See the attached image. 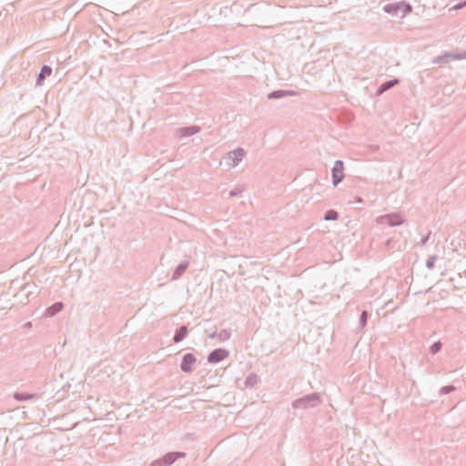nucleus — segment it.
<instances>
[{"instance_id": "obj_1", "label": "nucleus", "mask_w": 466, "mask_h": 466, "mask_svg": "<svg viewBox=\"0 0 466 466\" xmlns=\"http://www.w3.org/2000/svg\"><path fill=\"white\" fill-rule=\"evenodd\" d=\"M321 403V395L318 392H313L295 400L292 402L291 406L295 410H309L316 408L319 406Z\"/></svg>"}, {"instance_id": "obj_2", "label": "nucleus", "mask_w": 466, "mask_h": 466, "mask_svg": "<svg viewBox=\"0 0 466 466\" xmlns=\"http://www.w3.org/2000/svg\"><path fill=\"white\" fill-rule=\"evenodd\" d=\"M383 11L391 15L403 16L412 11V6L405 1L390 3L383 6Z\"/></svg>"}, {"instance_id": "obj_3", "label": "nucleus", "mask_w": 466, "mask_h": 466, "mask_svg": "<svg viewBox=\"0 0 466 466\" xmlns=\"http://www.w3.org/2000/svg\"><path fill=\"white\" fill-rule=\"evenodd\" d=\"M246 152L242 147H238L227 154L225 159L228 161L227 165L229 168L235 167L245 157Z\"/></svg>"}, {"instance_id": "obj_4", "label": "nucleus", "mask_w": 466, "mask_h": 466, "mask_svg": "<svg viewBox=\"0 0 466 466\" xmlns=\"http://www.w3.org/2000/svg\"><path fill=\"white\" fill-rule=\"evenodd\" d=\"M377 222L380 224H387L390 227L400 226L404 222V219L400 213H390L377 218Z\"/></svg>"}, {"instance_id": "obj_5", "label": "nucleus", "mask_w": 466, "mask_h": 466, "mask_svg": "<svg viewBox=\"0 0 466 466\" xmlns=\"http://www.w3.org/2000/svg\"><path fill=\"white\" fill-rule=\"evenodd\" d=\"M299 95V92L296 90L278 89L268 93L267 97L269 100H286L292 96H298Z\"/></svg>"}, {"instance_id": "obj_6", "label": "nucleus", "mask_w": 466, "mask_h": 466, "mask_svg": "<svg viewBox=\"0 0 466 466\" xmlns=\"http://www.w3.org/2000/svg\"><path fill=\"white\" fill-rule=\"evenodd\" d=\"M344 163L342 160H336L331 169L332 184L338 186L344 178Z\"/></svg>"}, {"instance_id": "obj_7", "label": "nucleus", "mask_w": 466, "mask_h": 466, "mask_svg": "<svg viewBox=\"0 0 466 466\" xmlns=\"http://www.w3.org/2000/svg\"><path fill=\"white\" fill-rule=\"evenodd\" d=\"M229 355V352L222 348L213 350L208 356V361L209 363H218Z\"/></svg>"}, {"instance_id": "obj_8", "label": "nucleus", "mask_w": 466, "mask_h": 466, "mask_svg": "<svg viewBox=\"0 0 466 466\" xmlns=\"http://www.w3.org/2000/svg\"><path fill=\"white\" fill-rule=\"evenodd\" d=\"M197 359L192 353H186L182 357V360L180 363V369L185 373H191L193 370V366L195 365Z\"/></svg>"}, {"instance_id": "obj_9", "label": "nucleus", "mask_w": 466, "mask_h": 466, "mask_svg": "<svg viewBox=\"0 0 466 466\" xmlns=\"http://www.w3.org/2000/svg\"><path fill=\"white\" fill-rule=\"evenodd\" d=\"M186 453L182 451H171L165 454L161 459L162 465L170 466L172 465L177 459L185 458Z\"/></svg>"}, {"instance_id": "obj_10", "label": "nucleus", "mask_w": 466, "mask_h": 466, "mask_svg": "<svg viewBox=\"0 0 466 466\" xmlns=\"http://www.w3.org/2000/svg\"><path fill=\"white\" fill-rule=\"evenodd\" d=\"M53 72V69L48 65H44L41 67L40 72L37 74L35 86H42L47 76H50Z\"/></svg>"}, {"instance_id": "obj_11", "label": "nucleus", "mask_w": 466, "mask_h": 466, "mask_svg": "<svg viewBox=\"0 0 466 466\" xmlns=\"http://www.w3.org/2000/svg\"><path fill=\"white\" fill-rule=\"evenodd\" d=\"M200 131V127L198 126H190V127H184L177 129V134L179 135L181 137H190L192 135H195Z\"/></svg>"}, {"instance_id": "obj_12", "label": "nucleus", "mask_w": 466, "mask_h": 466, "mask_svg": "<svg viewBox=\"0 0 466 466\" xmlns=\"http://www.w3.org/2000/svg\"><path fill=\"white\" fill-rule=\"evenodd\" d=\"M188 266H189V261L188 260H185V261L180 262L177 266V268H175V270L173 272V275L171 277V280L178 279L185 273V271L187 269Z\"/></svg>"}, {"instance_id": "obj_13", "label": "nucleus", "mask_w": 466, "mask_h": 466, "mask_svg": "<svg viewBox=\"0 0 466 466\" xmlns=\"http://www.w3.org/2000/svg\"><path fill=\"white\" fill-rule=\"evenodd\" d=\"M188 334V329L187 325H182L177 328L173 336V342L179 343L181 342Z\"/></svg>"}, {"instance_id": "obj_14", "label": "nucleus", "mask_w": 466, "mask_h": 466, "mask_svg": "<svg viewBox=\"0 0 466 466\" xmlns=\"http://www.w3.org/2000/svg\"><path fill=\"white\" fill-rule=\"evenodd\" d=\"M400 83L399 78H393L388 81L383 82L377 89V95H382L384 92L390 90L394 86Z\"/></svg>"}, {"instance_id": "obj_15", "label": "nucleus", "mask_w": 466, "mask_h": 466, "mask_svg": "<svg viewBox=\"0 0 466 466\" xmlns=\"http://www.w3.org/2000/svg\"><path fill=\"white\" fill-rule=\"evenodd\" d=\"M453 53L451 52H444L441 55L434 57L432 59L433 64H446L449 63L451 60H455L453 57Z\"/></svg>"}, {"instance_id": "obj_16", "label": "nucleus", "mask_w": 466, "mask_h": 466, "mask_svg": "<svg viewBox=\"0 0 466 466\" xmlns=\"http://www.w3.org/2000/svg\"><path fill=\"white\" fill-rule=\"evenodd\" d=\"M13 398L16 401H26V400H31L37 399V394L16 391V392L14 393Z\"/></svg>"}, {"instance_id": "obj_17", "label": "nucleus", "mask_w": 466, "mask_h": 466, "mask_svg": "<svg viewBox=\"0 0 466 466\" xmlns=\"http://www.w3.org/2000/svg\"><path fill=\"white\" fill-rule=\"evenodd\" d=\"M64 309L63 302H56L46 309V315L48 317H54Z\"/></svg>"}, {"instance_id": "obj_18", "label": "nucleus", "mask_w": 466, "mask_h": 466, "mask_svg": "<svg viewBox=\"0 0 466 466\" xmlns=\"http://www.w3.org/2000/svg\"><path fill=\"white\" fill-rule=\"evenodd\" d=\"M339 212L335 209H329L324 214V219L327 221H336L339 219Z\"/></svg>"}, {"instance_id": "obj_19", "label": "nucleus", "mask_w": 466, "mask_h": 466, "mask_svg": "<svg viewBox=\"0 0 466 466\" xmlns=\"http://www.w3.org/2000/svg\"><path fill=\"white\" fill-rule=\"evenodd\" d=\"M258 381V377L255 373H250L245 380V386L252 388L254 387Z\"/></svg>"}, {"instance_id": "obj_20", "label": "nucleus", "mask_w": 466, "mask_h": 466, "mask_svg": "<svg viewBox=\"0 0 466 466\" xmlns=\"http://www.w3.org/2000/svg\"><path fill=\"white\" fill-rule=\"evenodd\" d=\"M370 317V314L368 312V310H362L360 316V328L362 329L367 325L368 319Z\"/></svg>"}, {"instance_id": "obj_21", "label": "nucleus", "mask_w": 466, "mask_h": 466, "mask_svg": "<svg viewBox=\"0 0 466 466\" xmlns=\"http://www.w3.org/2000/svg\"><path fill=\"white\" fill-rule=\"evenodd\" d=\"M438 257L436 255L430 256L428 259L426 260V268L428 269H433L435 267V262L437 260Z\"/></svg>"}, {"instance_id": "obj_22", "label": "nucleus", "mask_w": 466, "mask_h": 466, "mask_svg": "<svg viewBox=\"0 0 466 466\" xmlns=\"http://www.w3.org/2000/svg\"><path fill=\"white\" fill-rule=\"evenodd\" d=\"M442 348V343L441 341H436L434 342L431 348H430V352L433 355L437 354L438 352L441 351Z\"/></svg>"}, {"instance_id": "obj_23", "label": "nucleus", "mask_w": 466, "mask_h": 466, "mask_svg": "<svg viewBox=\"0 0 466 466\" xmlns=\"http://www.w3.org/2000/svg\"><path fill=\"white\" fill-rule=\"evenodd\" d=\"M230 338V332L227 329H222L220 332H218V339L219 341L228 340Z\"/></svg>"}, {"instance_id": "obj_24", "label": "nucleus", "mask_w": 466, "mask_h": 466, "mask_svg": "<svg viewBox=\"0 0 466 466\" xmlns=\"http://www.w3.org/2000/svg\"><path fill=\"white\" fill-rule=\"evenodd\" d=\"M244 191L243 186H237L235 188L229 191L230 197H237L239 196Z\"/></svg>"}, {"instance_id": "obj_25", "label": "nucleus", "mask_w": 466, "mask_h": 466, "mask_svg": "<svg viewBox=\"0 0 466 466\" xmlns=\"http://www.w3.org/2000/svg\"><path fill=\"white\" fill-rule=\"evenodd\" d=\"M454 390H455V387L453 385L443 386L440 390V394L445 395V394H449Z\"/></svg>"}, {"instance_id": "obj_26", "label": "nucleus", "mask_w": 466, "mask_h": 466, "mask_svg": "<svg viewBox=\"0 0 466 466\" xmlns=\"http://www.w3.org/2000/svg\"><path fill=\"white\" fill-rule=\"evenodd\" d=\"M30 114H34V115H36L38 116H40L42 114L47 116L49 113L45 110V109H42L40 106H35L31 112Z\"/></svg>"}, {"instance_id": "obj_27", "label": "nucleus", "mask_w": 466, "mask_h": 466, "mask_svg": "<svg viewBox=\"0 0 466 466\" xmlns=\"http://www.w3.org/2000/svg\"><path fill=\"white\" fill-rule=\"evenodd\" d=\"M453 57L455 60L466 59V50L461 52L453 53Z\"/></svg>"}, {"instance_id": "obj_28", "label": "nucleus", "mask_w": 466, "mask_h": 466, "mask_svg": "<svg viewBox=\"0 0 466 466\" xmlns=\"http://www.w3.org/2000/svg\"><path fill=\"white\" fill-rule=\"evenodd\" d=\"M464 7H466V0L461 1V2H460V3H458V4H456V5L452 7V9H453V10H459V9H462V8H464Z\"/></svg>"}, {"instance_id": "obj_29", "label": "nucleus", "mask_w": 466, "mask_h": 466, "mask_svg": "<svg viewBox=\"0 0 466 466\" xmlns=\"http://www.w3.org/2000/svg\"><path fill=\"white\" fill-rule=\"evenodd\" d=\"M430 235H431V232H429L426 236L422 237V238L420 239L421 246H423L427 243V241L429 240Z\"/></svg>"}, {"instance_id": "obj_30", "label": "nucleus", "mask_w": 466, "mask_h": 466, "mask_svg": "<svg viewBox=\"0 0 466 466\" xmlns=\"http://www.w3.org/2000/svg\"><path fill=\"white\" fill-rule=\"evenodd\" d=\"M208 336L209 339H218V332L216 329H214L212 332L208 333Z\"/></svg>"}, {"instance_id": "obj_31", "label": "nucleus", "mask_w": 466, "mask_h": 466, "mask_svg": "<svg viewBox=\"0 0 466 466\" xmlns=\"http://www.w3.org/2000/svg\"><path fill=\"white\" fill-rule=\"evenodd\" d=\"M149 466H162V463H161V461L160 460H156V461H153Z\"/></svg>"}, {"instance_id": "obj_32", "label": "nucleus", "mask_w": 466, "mask_h": 466, "mask_svg": "<svg viewBox=\"0 0 466 466\" xmlns=\"http://www.w3.org/2000/svg\"><path fill=\"white\" fill-rule=\"evenodd\" d=\"M391 242H392V240H391V239H388V240H387V242H386V246H387L388 248H391Z\"/></svg>"}, {"instance_id": "obj_33", "label": "nucleus", "mask_w": 466, "mask_h": 466, "mask_svg": "<svg viewBox=\"0 0 466 466\" xmlns=\"http://www.w3.org/2000/svg\"><path fill=\"white\" fill-rule=\"evenodd\" d=\"M370 147H371V148H372V150H374V151H375V150H377V149L379 148V147H378V146H371Z\"/></svg>"}, {"instance_id": "obj_34", "label": "nucleus", "mask_w": 466, "mask_h": 466, "mask_svg": "<svg viewBox=\"0 0 466 466\" xmlns=\"http://www.w3.org/2000/svg\"><path fill=\"white\" fill-rule=\"evenodd\" d=\"M27 115L28 114L25 113V114L21 115L20 116L25 117V116H27Z\"/></svg>"}, {"instance_id": "obj_35", "label": "nucleus", "mask_w": 466, "mask_h": 466, "mask_svg": "<svg viewBox=\"0 0 466 466\" xmlns=\"http://www.w3.org/2000/svg\"><path fill=\"white\" fill-rule=\"evenodd\" d=\"M130 120V126H132V117H129Z\"/></svg>"}]
</instances>
